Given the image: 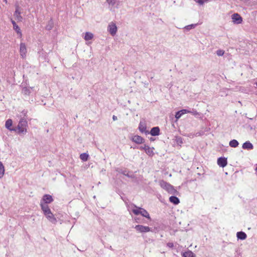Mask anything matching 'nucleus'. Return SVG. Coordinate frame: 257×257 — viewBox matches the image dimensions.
Segmentation results:
<instances>
[{
    "instance_id": "f257e3e1",
    "label": "nucleus",
    "mask_w": 257,
    "mask_h": 257,
    "mask_svg": "<svg viewBox=\"0 0 257 257\" xmlns=\"http://www.w3.org/2000/svg\"><path fill=\"white\" fill-rule=\"evenodd\" d=\"M28 123L26 119L21 118L19 122L17 127L15 128L17 129V132L19 134H25L27 132L26 127L27 126Z\"/></svg>"
},
{
    "instance_id": "f03ea898",
    "label": "nucleus",
    "mask_w": 257,
    "mask_h": 257,
    "mask_svg": "<svg viewBox=\"0 0 257 257\" xmlns=\"http://www.w3.org/2000/svg\"><path fill=\"white\" fill-rule=\"evenodd\" d=\"M160 184L161 187L166 189L170 194H175L177 192V191L174 189L172 185L164 181H161Z\"/></svg>"
},
{
    "instance_id": "7ed1b4c3",
    "label": "nucleus",
    "mask_w": 257,
    "mask_h": 257,
    "mask_svg": "<svg viewBox=\"0 0 257 257\" xmlns=\"http://www.w3.org/2000/svg\"><path fill=\"white\" fill-rule=\"evenodd\" d=\"M135 229L138 232L141 233L148 232L151 231V228L149 226H144L142 225H137L135 226Z\"/></svg>"
},
{
    "instance_id": "20e7f679",
    "label": "nucleus",
    "mask_w": 257,
    "mask_h": 257,
    "mask_svg": "<svg viewBox=\"0 0 257 257\" xmlns=\"http://www.w3.org/2000/svg\"><path fill=\"white\" fill-rule=\"evenodd\" d=\"M107 30L109 33L112 36H114L117 32V27L116 25L113 23H111L109 24Z\"/></svg>"
},
{
    "instance_id": "39448f33",
    "label": "nucleus",
    "mask_w": 257,
    "mask_h": 257,
    "mask_svg": "<svg viewBox=\"0 0 257 257\" xmlns=\"http://www.w3.org/2000/svg\"><path fill=\"white\" fill-rule=\"evenodd\" d=\"M232 22L236 24H240L242 22L241 17L237 13L233 14L231 16Z\"/></svg>"
},
{
    "instance_id": "423d86ee",
    "label": "nucleus",
    "mask_w": 257,
    "mask_h": 257,
    "mask_svg": "<svg viewBox=\"0 0 257 257\" xmlns=\"http://www.w3.org/2000/svg\"><path fill=\"white\" fill-rule=\"evenodd\" d=\"M46 218L50 221L51 223L55 224L57 222V219L55 217L53 214L52 213L51 211H48L44 214Z\"/></svg>"
},
{
    "instance_id": "0eeeda50",
    "label": "nucleus",
    "mask_w": 257,
    "mask_h": 257,
    "mask_svg": "<svg viewBox=\"0 0 257 257\" xmlns=\"http://www.w3.org/2000/svg\"><path fill=\"white\" fill-rule=\"evenodd\" d=\"M20 53L23 58H24L26 56L27 48L25 44L24 43H21L20 45Z\"/></svg>"
},
{
    "instance_id": "6e6552de",
    "label": "nucleus",
    "mask_w": 257,
    "mask_h": 257,
    "mask_svg": "<svg viewBox=\"0 0 257 257\" xmlns=\"http://www.w3.org/2000/svg\"><path fill=\"white\" fill-rule=\"evenodd\" d=\"M53 201V199L51 195L49 194H45L43 196L42 200L41 202H43L44 204H49Z\"/></svg>"
},
{
    "instance_id": "1a4fd4ad",
    "label": "nucleus",
    "mask_w": 257,
    "mask_h": 257,
    "mask_svg": "<svg viewBox=\"0 0 257 257\" xmlns=\"http://www.w3.org/2000/svg\"><path fill=\"white\" fill-rule=\"evenodd\" d=\"M21 12L19 11V8L18 6L16 7V11L14 13V16L16 20L18 21L21 22L23 20V18L21 15Z\"/></svg>"
},
{
    "instance_id": "9d476101",
    "label": "nucleus",
    "mask_w": 257,
    "mask_h": 257,
    "mask_svg": "<svg viewBox=\"0 0 257 257\" xmlns=\"http://www.w3.org/2000/svg\"><path fill=\"white\" fill-rule=\"evenodd\" d=\"M217 164L222 168L225 167L227 164V159L224 157L219 158L217 160Z\"/></svg>"
},
{
    "instance_id": "9b49d317",
    "label": "nucleus",
    "mask_w": 257,
    "mask_h": 257,
    "mask_svg": "<svg viewBox=\"0 0 257 257\" xmlns=\"http://www.w3.org/2000/svg\"><path fill=\"white\" fill-rule=\"evenodd\" d=\"M132 141L138 144H141L144 142V139L142 137L138 135L135 136L133 138Z\"/></svg>"
},
{
    "instance_id": "f8f14e48",
    "label": "nucleus",
    "mask_w": 257,
    "mask_h": 257,
    "mask_svg": "<svg viewBox=\"0 0 257 257\" xmlns=\"http://www.w3.org/2000/svg\"><path fill=\"white\" fill-rule=\"evenodd\" d=\"M12 124H13L12 120L11 119H8L6 122L5 126L7 129H8L10 131H14L16 132L17 129H16L15 128H12L11 127L12 126Z\"/></svg>"
},
{
    "instance_id": "ddd939ff",
    "label": "nucleus",
    "mask_w": 257,
    "mask_h": 257,
    "mask_svg": "<svg viewBox=\"0 0 257 257\" xmlns=\"http://www.w3.org/2000/svg\"><path fill=\"white\" fill-rule=\"evenodd\" d=\"M139 129L140 131L142 133L148 134V132L146 130V125L145 123L142 121H141L139 123Z\"/></svg>"
},
{
    "instance_id": "4468645a",
    "label": "nucleus",
    "mask_w": 257,
    "mask_h": 257,
    "mask_svg": "<svg viewBox=\"0 0 257 257\" xmlns=\"http://www.w3.org/2000/svg\"><path fill=\"white\" fill-rule=\"evenodd\" d=\"M150 134L152 136H159L160 134V128L158 126H156L153 127L151 131H150Z\"/></svg>"
},
{
    "instance_id": "2eb2a0df",
    "label": "nucleus",
    "mask_w": 257,
    "mask_h": 257,
    "mask_svg": "<svg viewBox=\"0 0 257 257\" xmlns=\"http://www.w3.org/2000/svg\"><path fill=\"white\" fill-rule=\"evenodd\" d=\"M243 149L252 150L253 148L252 144L249 141H246L242 145Z\"/></svg>"
},
{
    "instance_id": "dca6fc26",
    "label": "nucleus",
    "mask_w": 257,
    "mask_h": 257,
    "mask_svg": "<svg viewBox=\"0 0 257 257\" xmlns=\"http://www.w3.org/2000/svg\"><path fill=\"white\" fill-rule=\"evenodd\" d=\"M11 22L13 25L14 29L16 31V32L20 34V36H22V33L20 28L16 24V23L15 21L12 20Z\"/></svg>"
},
{
    "instance_id": "f3484780",
    "label": "nucleus",
    "mask_w": 257,
    "mask_h": 257,
    "mask_svg": "<svg viewBox=\"0 0 257 257\" xmlns=\"http://www.w3.org/2000/svg\"><path fill=\"white\" fill-rule=\"evenodd\" d=\"M40 206L41 207V209L43 210L44 214L46 213V212L51 211L50 209L49 208V206L47 204H44L43 202H41Z\"/></svg>"
},
{
    "instance_id": "a211bd4d",
    "label": "nucleus",
    "mask_w": 257,
    "mask_h": 257,
    "mask_svg": "<svg viewBox=\"0 0 257 257\" xmlns=\"http://www.w3.org/2000/svg\"><path fill=\"white\" fill-rule=\"evenodd\" d=\"M140 214H141L142 216L145 217L146 218L149 219V220L151 219L148 211L146 209H145L143 208H142V209H141V211H140Z\"/></svg>"
},
{
    "instance_id": "6ab92c4d",
    "label": "nucleus",
    "mask_w": 257,
    "mask_h": 257,
    "mask_svg": "<svg viewBox=\"0 0 257 257\" xmlns=\"http://www.w3.org/2000/svg\"><path fill=\"white\" fill-rule=\"evenodd\" d=\"M236 236L238 239H240L241 240H244L246 239L247 237L246 234L244 232L242 231L237 232Z\"/></svg>"
},
{
    "instance_id": "aec40b11",
    "label": "nucleus",
    "mask_w": 257,
    "mask_h": 257,
    "mask_svg": "<svg viewBox=\"0 0 257 257\" xmlns=\"http://www.w3.org/2000/svg\"><path fill=\"white\" fill-rule=\"evenodd\" d=\"M169 201L171 203H173L175 205H177L180 202L179 198L178 197H176V196H171L169 198Z\"/></svg>"
},
{
    "instance_id": "412c9836",
    "label": "nucleus",
    "mask_w": 257,
    "mask_h": 257,
    "mask_svg": "<svg viewBox=\"0 0 257 257\" xmlns=\"http://www.w3.org/2000/svg\"><path fill=\"white\" fill-rule=\"evenodd\" d=\"M134 208L132 209V212L136 215H138L140 214L142 208L137 206L136 205H134Z\"/></svg>"
},
{
    "instance_id": "4be33fe9",
    "label": "nucleus",
    "mask_w": 257,
    "mask_h": 257,
    "mask_svg": "<svg viewBox=\"0 0 257 257\" xmlns=\"http://www.w3.org/2000/svg\"><path fill=\"white\" fill-rule=\"evenodd\" d=\"M182 256L183 257H195V254L191 250H188L183 252Z\"/></svg>"
},
{
    "instance_id": "5701e85b",
    "label": "nucleus",
    "mask_w": 257,
    "mask_h": 257,
    "mask_svg": "<svg viewBox=\"0 0 257 257\" xmlns=\"http://www.w3.org/2000/svg\"><path fill=\"white\" fill-rule=\"evenodd\" d=\"M93 38V34L90 32H86L84 39L86 41L91 40Z\"/></svg>"
},
{
    "instance_id": "b1692460",
    "label": "nucleus",
    "mask_w": 257,
    "mask_h": 257,
    "mask_svg": "<svg viewBox=\"0 0 257 257\" xmlns=\"http://www.w3.org/2000/svg\"><path fill=\"white\" fill-rule=\"evenodd\" d=\"M32 88L30 87H25L22 89V93L24 95H29L31 93Z\"/></svg>"
},
{
    "instance_id": "393cba45",
    "label": "nucleus",
    "mask_w": 257,
    "mask_h": 257,
    "mask_svg": "<svg viewBox=\"0 0 257 257\" xmlns=\"http://www.w3.org/2000/svg\"><path fill=\"white\" fill-rule=\"evenodd\" d=\"M229 144L231 147L236 148L238 146L239 143L236 140H232L229 142Z\"/></svg>"
},
{
    "instance_id": "a878e982",
    "label": "nucleus",
    "mask_w": 257,
    "mask_h": 257,
    "mask_svg": "<svg viewBox=\"0 0 257 257\" xmlns=\"http://www.w3.org/2000/svg\"><path fill=\"white\" fill-rule=\"evenodd\" d=\"M89 155L87 153H82L80 155V159L83 161H86L88 160Z\"/></svg>"
},
{
    "instance_id": "bb28decb",
    "label": "nucleus",
    "mask_w": 257,
    "mask_h": 257,
    "mask_svg": "<svg viewBox=\"0 0 257 257\" xmlns=\"http://www.w3.org/2000/svg\"><path fill=\"white\" fill-rule=\"evenodd\" d=\"M53 22L51 19L48 21V24L46 26V30L49 31V30H51L53 28Z\"/></svg>"
},
{
    "instance_id": "cd10ccee",
    "label": "nucleus",
    "mask_w": 257,
    "mask_h": 257,
    "mask_svg": "<svg viewBox=\"0 0 257 257\" xmlns=\"http://www.w3.org/2000/svg\"><path fill=\"white\" fill-rule=\"evenodd\" d=\"M153 149H154L153 148H151L149 146H148V148H147L145 152L148 155L152 156L154 155Z\"/></svg>"
},
{
    "instance_id": "c85d7f7f",
    "label": "nucleus",
    "mask_w": 257,
    "mask_h": 257,
    "mask_svg": "<svg viewBox=\"0 0 257 257\" xmlns=\"http://www.w3.org/2000/svg\"><path fill=\"white\" fill-rule=\"evenodd\" d=\"M107 3H108L109 6L112 7H117V0H107Z\"/></svg>"
},
{
    "instance_id": "c756f323",
    "label": "nucleus",
    "mask_w": 257,
    "mask_h": 257,
    "mask_svg": "<svg viewBox=\"0 0 257 257\" xmlns=\"http://www.w3.org/2000/svg\"><path fill=\"white\" fill-rule=\"evenodd\" d=\"M5 173V168L3 164L0 162V179L2 178Z\"/></svg>"
},
{
    "instance_id": "7c9ffc66",
    "label": "nucleus",
    "mask_w": 257,
    "mask_h": 257,
    "mask_svg": "<svg viewBox=\"0 0 257 257\" xmlns=\"http://www.w3.org/2000/svg\"><path fill=\"white\" fill-rule=\"evenodd\" d=\"M197 24L189 25L185 26L184 27V29L187 31H189L192 29H194L197 26Z\"/></svg>"
},
{
    "instance_id": "2f4dec72",
    "label": "nucleus",
    "mask_w": 257,
    "mask_h": 257,
    "mask_svg": "<svg viewBox=\"0 0 257 257\" xmlns=\"http://www.w3.org/2000/svg\"><path fill=\"white\" fill-rule=\"evenodd\" d=\"M196 3L200 5H203L205 3L208 2L209 0H194Z\"/></svg>"
},
{
    "instance_id": "473e14b6",
    "label": "nucleus",
    "mask_w": 257,
    "mask_h": 257,
    "mask_svg": "<svg viewBox=\"0 0 257 257\" xmlns=\"http://www.w3.org/2000/svg\"><path fill=\"white\" fill-rule=\"evenodd\" d=\"M182 115L183 114H182V112H180V110L177 111L175 114V117L176 119H178L179 118H180Z\"/></svg>"
},
{
    "instance_id": "72a5a7b5",
    "label": "nucleus",
    "mask_w": 257,
    "mask_h": 257,
    "mask_svg": "<svg viewBox=\"0 0 257 257\" xmlns=\"http://www.w3.org/2000/svg\"><path fill=\"white\" fill-rule=\"evenodd\" d=\"M224 53V51L222 50H218L216 51V54L219 56L223 55Z\"/></svg>"
},
{
    "instance_id": "f704fd0d",
    "label": "nucleus",
    "mask_w": 257,
    "mask_h": 257,
    "mask_svg": "<svg viewBox=\"0 0 257 257\" xmlns=\"http://www.w3.org/2000/svg\"><path fill=\"white\" fill-rule=\"evenodd\" d=\"M180 112H181L182 114H184L185 113H187L191 112L190 110H189L186 109H182V110H180Z\"/></svg>"
},
{
    "instance_id": "c9c22d12",
    "label": "nucleus",
    "mask_w": 257,
    "mask_h": 257,
    "mask_svg": "<svg viewBox=\"0 0 257 257\" xmlns=\"http://www.w3.org/2000/svg\"><path fill=\"white\" fill-rule=\"evenodd\" d=\"M148 146L146 145H144V146H141L139 147V149L140 150H144L145 151H146L147 148H148Z\"/></svg>"
},
{
    "instance_id": "e433bc0d",
    "label": "nucleus",
    "mask_w": 257,
    "mask_h": 257,
    "mask_svg": "<svg viewBox=\"0 0 257 257\" xmlns=\"http://www.w3.org/2000/svg\"><path fill=\"white\" fill-rule=\"evenodd\" d=\"M122 173L124 175H125V176H127V177H130V178H133V177H134V176H133V175H129V174H128V173H126V171H123V172H122Z\"/></svg>"
},
{
    "instance_id": "4c0bfd02",
    "label": "nucleus",
    "mask_w": 257,
    "mask_h": 257,
    "mask_svg": "<svg viewBox=\"0 0 257 257\" xmlns=\"http://www.w3.org/2000/svg\"><path fill=\"white\" fill-rule=\"evenodd\" d=\"M134 220L137 223H142L143 222L141 221L139 217H136L134 218Z\"/></svg>"
},
{
    "instance_id": "58836bf2",
    "label": "nucleus",
    "mask_w": 257,
    "mask_h": 257,
    "mask_svg": "<svg viewBox=\"0 0 257 257\" xmlns=\"http://www.w3.org/2000/svg\"><path fill=\"white\" fill-rule=\"evenodd\" d=\"M191 113H192L194 115H197L198 114V112L196 110H194V109H192V111H191Z\"/></svg>"
},
{
    "instance_id": "ea45409f",
    "label": "nucleus",
    "mask_w": 257,
    "mask_h": 257,
    "mask_svg": "<svg viewBox=\"0 0 257 257\" xmlns=\"http://www.w3.org/2000/svg\"><path fill=\"white\" fill-rule=\"evenodd\" d=\"M112 119H113V120H114V121L116 120L117 119V116H115V115H113L112 116Z\"/></svg>"
},
{
    "instance_id": "a19ab883",
    "label": "nucleus",
    "mask_w": 257,
    "mask_h": 257,
    "mask_svg": "<svg viewBox=\"0 0 257 257\" xmlns=\"http://www.w3.org/2000/svg\"><path fill=\"white\" fill-rule=\"evenodd\" d=\"M4 1L6 3H7V0H4Z\"/></svg>"
},
{
    "instance_id": "79ce46f5",
    "label": "nucleus",
    "mask_w": 257,
    "mask_h": 257,
    "mask_svg": "<svg viewBox=\"0 0 257 257\" xmlns=\"http://www.w3.org/2000/svg\"><path fill=\"white\" fill-rule=\"evenodd\" d=\"M255 171L257 172V164H256V167L255 168Z\"/></svg>"
},
{
    "instance_id": "37998d69",
    "label": "nucleus",
    "mask_w": 257,
    "mask_h": 257,
    "mask_svg": "<svg viewBox=\"0 0 257 257\" xmlns=\"http://www.w3.org/2000/svg\"><path fill=\"white\" fill-rule=\"evenodd\" d=\"M256 85L257 86V82L255 83Z\"/></svg>"
}]
</instances>
